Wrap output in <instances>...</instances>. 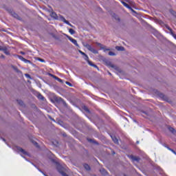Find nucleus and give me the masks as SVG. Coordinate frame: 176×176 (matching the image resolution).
<instances>
[{
    "mask_svg": "<svg viewBox=\"0 0 176 176\" xmlns=\"http://www.w3.org/2000/svg\"><path fill=\"white\" fill-rule=\"evenodd\" d=\"M100 173H101L103 175H107V172L104 168L100 169Z\"/></svg>",
    "mask_w": 176,
    "mask_h": 176,
    "instance_id": "nucleus-17",
    "label": "nucleus"
},
{
    "mask_svg": "<svg viewBox=\"0 0 176 176\" xmlns=\"http://www.w3.org/2000/svg\"><path fill=\"white\" fill-rule=\"evenodd\" d=\"M168 129H169V131H170V132H172L174 135L176 134V131L175 130L174 128L169 127Z\"/></svg>",
    "mask_w": 176,
    "mask_h": 176,
    "instance_id": "nucleus-18",
    "label": "nucleus"
},
{
    "mask_svg": "<svg viewBox=\"0 0 176 176\" xmlns=\"http://www.w3.org/2000/svg\"><path fill=\"white\" fill-rule=\"evenodd\" d=\"M17 102H18V104H19V105H21V106H23V105H24V103H23V100H17Z\"/></svg>",
    "mask_w": 176,
    "mask_h": 176,
    "instance_id": "nucleus-22",
    "label": "nucleus"
},
{
    "mask_svg": "<svg viewBox=\"0 0 176 176\" xmlns=\"http://www.w3.org/2000/svg\"><path fill=\"white\" fill-rule=\"evenodd\" d=\"M12 16H14L15 19L20 20V16H18V14L15 12H12Z\"/></svg>",
    "mask_w": 176,
    "mask_h": 176,
    "instance_id": "nucleus-13",
    "label": "nucleus"
},
{
    "mask_svg": "<svg viewBox=\"0 0 176 176\" xmlns=\"http://www.w3.org/2000/svg\"><path fill=\"white\" fill-rule=\"evenodd\" d=\"M132 162H139L140 161V158L138 157H134L133 155H131L129 157Z\"/></svg>",
    "mask_w": 176,
    "mask_h": 176,
    "instance_id": "nucleus-7",
    "label": "nucleus"
},
{
    "mask_svg": "<svg viewBox=\"0 0 176 176\" xmlns=\"http://www.w3.org/2000/svg\"><path fill=\"white\" fill-rule=\"evenodd\" d=\"M53 78L56 79V80L59 78L58 77H56V76H53Z\"/></svg>",
    "mask_w": 176,
    "mask_h": 176,
    "instance_id": "nucleus-35",
    "label": "nucleus"
},
{
    "mask_svg": "<svg viewBox=\"0 0 176 176\" xmlns=\"http://www.w3.org/2000/svg\"><path fill=\"white\" fill-rule=\"evenodd\" d=\"M91 67H95L96 69H98V67L96 65H94V63H92V62H89V63H88Z\"/></svg>",
    "mask_w": 176,
    "mask_h": 176,
    "instance_id": "nucleus-15",
    "label": "nucleus"
},
{
    "mask_svg": "<svg viewBox=\"0 0 176 176\" xmlns=\"http://www.w3.org/2000/svg\"><path fill=\"white\" fill-rule=\"evenodd\" d=\"M2 140V141L6 142V140H5L4 138H1Z\"/></svg>",
    "mask_w": 176,
    "mask_h": 176,
    "instance_id": "nucleus-41",
    "label": "nucleus"
},
{
    "mask_svg": "<svg viewBox=\"0 0 176 176\" xmlns=\"http://www.w3.org/2000/svg\"><path fill=\"white\" fill-rule=\"evenodd\" d=\"M22 62H24L25 63H29V64H31V61H30V60H27V59H25V60H23Z\"/></svg>",
    "mask_w": 176,
    "mask_h": 176,
    "instance_id": "nucleus-28",
    "label": "nucleus"
},
{
    "mask_svg": "<svg viewBox=\"0 0 176 176\" xmlns=\"http://www.w3.org/2000/svg\"><path fill=\"white\" fill-rule=\"evenodd\" d=\"M89 142H92V140L90 139V140H88Z\"/></svg>",
    "mask_w": 176,
    "mask_h": 176,
    "instance_id": "nucleus-43",
    "label": "nucleus"
},
{
    "mask_svg": "<svg viewBox=\"0 0 176 176\" xmlns=\"http://www.w3.org/2000/svg\"><path fill=\"white\" fill-rule=\"evenodd\" d=\"M34 144L35 145V146H36V147H38V144L36 142H34Z\"/></svg>",
    "mask_w": 176,
    "mask_h": 176,
    "instance_id": "nucleus-36",
    "label": "nucleus"
},
{
    "mask_svg": "<svg viewBox=\"0 0 176 176\" xmlns=\"http://www.w3.org/2000/svg\"><path fill=\"white\" fill-rule=\"evenodd\" d=\"M86 111H89L87 109H86Z\"/></svg>",
    "mask_w": 176,
    "mask_h": 176,
    "instance_id": "nucleus-46",
    "label": "nucleus"
},
{
    "mask_svg": "<svg viewBox=\"0 0 176 176\" xmlns=\"http://www.w3.org/2000/svg\"><path fill=\"white\" fill-rule=\"evenodd\" d=\"M51 77L55 76V75L50 74Z\"/></svg>",
    "mask_w": 176,
    "mask_h": 176,
    "instance_id": "nucleus-44",
    "label": "nucleus"
},
{
    "mask_svg": "<svg viewBox=\"0 0 176 176\" xmlns=\"http://www.w3.org/2000/svg\"><path fill=\"white\" fill-rule=\"evenodd\" d=\"M38 98L39 100H44V97L43 96V95H41L40 94H38Z\"/></svg>",
    "mask_w": 176,
    "mask_h": 176,
    "instance_id": "nucleus-24",
    "label": "nucleus"
},
{
    "mask_svg": "<svg viewBox=\"0 0 176 176\" xmlns=\"http://www.w3.org/2000/svg\"><path fill=\"white\" fill-rule=\"evenodd\" d=\"M83 58H84V60H85L87 62H88V63H89V62H91V61L89 60V57H88L87 55L84 56Z\"/></svg>",
    "mask_w": 176,
    "mask_h": 176,
    "instance_id": "nucleus-21",
    "label": "nucleus"
},
{
    "mask_svg": "<svg viewBox=\"0 0 176 176\" xmlns=\"http://www.w3.org/2000/svg\"><path fill=\"white\" fill-rule=\"evenodd\" d=\"M69 34H70L71 35H73V34H75V30H73V29H69Z\"/></svg>",
    "mask_w": 176,
    "mask_h": 176,
    "instance_id": "nucleus-20",
    "label": "nucleus"
},
{
    "mask_svg": "<svg viewBox=\"0 0 176 176\" xmlns=\"http://www.w3.org/2000/svg\"><path fill=\"white\" fill-rule=\"evenodd\" d=\"M109 67H111V68H113V69H116V70L118 69V67H117L116 65L112 64V63H109Z\"/></svg>",
    "mask_w": 176,
    "mask_h": 176,
    "instance_id": "nucleus-14",
    "label": "nucleus"
},
{
    "mask_svg": "<svg viewBox=\"0 0 176 176\" xmlns=\"http://www.w3.org/2000/svg\"><path fill=\"white\" fill-rule=\"evenodd\" d=\"M17 57H18V58H19V60H21V61H23V60H25V58H23V56H20V55H18Z\"/></svg>",
    "mask_w": 176,
    "mask_h": 176,
    "instance_id": "nucleus-23",
    "label": "nucleus"
},
{
    "mask_svg": "<svg viewBox=\"0 0 176 176\" xmlns=\"http://www.w3.org/2000/svg\"><path fill=\"white\" fill-rule=\"evenodd\" d=\"M122 5H124V6L126 8H129V9H131V8L129 6V4H127L126 2L124 1H122Z\"/></svg>",
    "mask_w": 176,
    "mask_h": 176,
    "instance_id": "nucleus-12",
    "label": "nucleus"
},
{
    "mask_svg": "<svg viewBox=\"0 0 176 176\" xmlns=\"http://www.w3.org/2000/svg\"><path fill=\"white\" fill-rule=\"evenodd\" d=\"M84 168H85V170L88 171L91 170L90 166L87 164H84Z\"/></svg>",
    "mask_w": 176,
    "mask_h": 176,
    "instance_id": "nucleus-16",
    "label": "nucleus"
},
{
    "mask_svg": "<svg viewBox=\"0 0 176 176\" xmlns=\"http://www.w3.org/2000/svg\"><path fill=\"white\" fill-rule=\"evenodd\" d=\"M60 20L62 21L64 23L70 26L71 28H74V26H73L72 24H71L68 21H67L63 16H60Z\"/></svg>",
    "mask_w": 176,
    "mask_h": 176,
    "instance_id": "nucleus-4",
    "label": "nucleus"
},
{
    "mask_svg": "<svg viewBox=\"0 0 176 176\" xmlns=\"http://www.w3.org/2000/svg\"><path fill=\"white\" fill-rule=\"evenodd\" d=\"M38 60H40L41 62H42V63H44L45 61H44V60L43 59H38Z\"/></svg>",
    "mask_w": 176,
    "mask_h": 176,
    "instance_id": "nucleus-38",
    "label": "nucleus"
},
{
    "mask_svg": "<svg viewBox=\"0 0 176 176\" xmlns=\"http://www.w3.org/2000/svg\"><path fill=\"white\" fill-rule=\"evenodd\" d=\"M65 36L67 38V39H69V38H72L71 36H69L67 35V34H65Z\"/></svg>",
    "mask_w": 176,
    "mask_h": 176,
    "instance_id": "nucleus-37",
    "label": "nucleus"
},
{
    "mask_svg": "<svg viewBox=\"0 0 176 176\" xmlns=\"http://www.w3.org/2000/svg\"><path fill=\"white\" fill-rule=\"evenodd\" d=\"M58 82H63V80L60 78L56 79Z\"/></svg>",
    "mask_w": 176,
    "mask_h": 176,
    "instance_id": "nucleus-34",
    "label": "nucleus"
},
{
    "mask_svg": "<svg viewBox=\"0 0 176 176\" xmlns=\"http://www.w3.org/2000/svg\"><path fill=\"white\" fill-rule=\"evenodd\" d=\"M109 56H116V54H115L114 52H109Z\"/></svg>",
    "mask_w": 176,
    "mask_h": 176,
    "instance_id": "nucleus-25",
    "label": "nucleus"
},
{
    "mask_svg": "<svg viewBox=\"0 0 176 176\" xmlns=\"http://www.w3.org/2000/svg\"><path fill=\"white\" fill-rule=\"evenodd\" d=\"M124 176H126V175H124Z\"/></svg>",
    "mask_w": 176,
    "mask_h": 176,
    "instance_id": "nucleus-48",
    "label": "nucleus"
},
{
    "mask_svg": "<svg viewBox=\"0 0 176 176\" xmlns=\"http://www.w3.org/2000/svg\"><path fill=\"white\" fill-rule=\"evenodd\" d=\"M3 52H4V54L6 55H10V52H8V50H7V48L4 49V50L2 51Z\"/></svg>",
    "mask_w": 176,
    "mask_h": 176,
    "instance_id": "nucleus-19",
    "label": "nucleus"
},
{
    "mask_svg": "<svg viewBox=\"0 0 176 176\" xmlns=\"http://www.w3.org/2000/svg\"><path fill=\"white\" fill-rule=\"evenodd\" d=\"M109 75H111V73H109Z\"/></svg>",
    "mask_w": 176,
    "mask_h": 176,
    "instance_id": "nucleus-47",
    "label": "nucleus"
},
{
    "mask_svg": "<svg viewBox=\"0 0 176 176\" xmlns=\"http://www.w3.org/2000/svg\"><path fill=\"white\" fill-rule=\"evenodd\" d=\"M115 154V153L114 152H113V155H114Z\"/></svg>",
    "mask_w": 176,
    "mask_h": 176,
    "instance_id": "nucleus-45",
    "label": "nucleus"
},
{
    "mask_svg": "<svg viewBox=\"0 0 176 176\" xmlns=\"http://www.w3.org/2000/svg\"><path fill=\"white\" fill-rule=\"evenodd\" d=\"M116 19H117L118 21H120V19H118V17H116Z\"/></svg>",
    "mask_w": 176,
    "mask_h": 176,
    "instance_id": "nucleus-42",
    "label": "nucleus"
},
{
    "mask_svg": "<svg viewBox=\"0 0 176 176\" xmlns=\"http://www.w3.org/2000/svg\"><path fill=\"white\" fill-rule=\"evenodd\" d=\"M166 148H168V150H169V151H172V152H173V153H174V155H176V152H175L173 149L170 148L168 146H166Z\"/></svg>",
    "mask_w": 176,
    "mask_h": 176,
    "instance_id": "nucleus-26",
    "label": "nucleus"
},
{
    "mask_svg": "<svg viewBox=\"0 0 176 176\" xmlns=\"http://www.w3.org/2000/svg\"><path fill=\"white\" fill-rule=\"evenodd\" d=\"M84 47H85L89 52H91L94 54H98V52L97 50H95L94 47L91 46L90 44H84Z\"/></svg>",
    "mask_w": 176,
    "mask_h": 176,
    "instance_id": "nucleus-3",
    "label": "nucleus"
},
{
    "mask_svg": "<svg viewBox=\"0 0 176 176\" xmlns=\"http://www.w3.org/2000/svg\"><path fill=\"white\" fill-rule=\"evenodd\" d=\"M166 28L168 29V30L170 31V34H172V36L174 37V38L176 39V34H175L174 32H173L172 29L170 27H166Z\"/></svg>",
    "mask_w": 176,
    "mask_h": 176,
    "instance_id": "nucleus-9",
    "label": "nucleus"
},
{
    "mask_svg": "<svg viewBox=\"0 0 176 176\" xmlns=\"http://www.w3.org/2000/svg\"><path fill=\"white\" fill-rule=\"evenodd\" d=\"M80 54H82L83 56H87L85 52H82L81 50H78Z\"/></svg>",
    "mask_w": 176,
    "mask_h": 176,
    "instance_id": "nucleus-30",
    "label": "nucleus"
},
{
    "mask_svg": "<svg viewBox=\"0 0 176 176\" xmlns=\"http://www.w3.org/2000/svg\"><path fill=\"white\" fill-rule=\"evenodd\" d=\"M14 69L15 70L16 72L17 73H20L21 71L19 69H17V67H14Z\"/></svg>",
    "mask_w": 176,
    "mask_h": 176,
    "instance_id": "nucleus-32",
    "label": "nucleus"
},
{
    "mask_svg": "<svg viewBox=\"0 0 176 176\" xmlns=\"http://www.w3.org/2000/svg\"><path fill=\"white\" fill-rule=\"evenodd\" d=\"M112 141L114 142V143L118 144V140L116 136H111Z\"/></svg>",
    "mask_w": 176,
    "mask_h": 176,
    "instance_id": "nucleus-11",
    "label": "nucleus"
},
{
    "mask_svg": "<svg viewBox=\"0 0 176 176\" xmlns=\"http://www.w3.org/2000/svg\"><path fill=\"white\" fill-rule=\"evenodd\" d=\"M170 14H172L174 16H176V12L172 10H170Z\"/></svg>",
    "mask_w": 176,
    "mask_h": 176,
    "instance_id": "nucleus-27",
    "label": "nucleus"
},
{
    "mask_svg": "<svg viewBox=\"0 0 176 176\" xmlns=\"http://www.w3.org/2000/svg\"><path fill=\"white\" fill-rule=\"evenodd\" d=\"M15 150L16 151H17L19 153H21V156L25 155V156H30V155L28 153L27 151H25V150H24L23 148H21L19 146H16L15 147Z\"/></svg>",
    "mask_w": 176,
    "mask_h": 176,
    "instance_id": "nucleus-1",
    "label": "nucleus"
},
{
    "mask_svg": "<svg viewBox=\"0 0 176 176\" xmlns=\"http://www.w3.org/2000/svg\"><path fill=\"white\" fill-rule=\"evenodd\" d=\"M66 85H69V87H72V85L71 82H66Z\"/></svg>",
    "mask_w": 176,
    "mask_h": 176,
    "instance_id": "nucleus-33",
    "label": "nucleus"
},
{
    "mask_svg": "<svg viewBox=\"0 0 176 176\" xmlns=\"http://www.w3.org/2000/svg\"><path fill=\"white\" fill-rule=\"evenodd\" d=\"M60 16H61V15H60L59 16H57V14H56V12H52V13H51V16H52L54 19H56V20L60 19Z\"/></svg>",
    "mask_w": 176,
    "mask_h": 176,
    "instance_id": "nucleus-8",
    "label": "nucleus"
},
{
    "mask_svg": "<svg viewBox=\"0 0 176 176\" xmlns=\"http://www.w3.org/2000/svg\"><path fill=\"white\" fill-rule=\"evenodd\" d=\"M57 170L58 172L60 173V175H62L63 176H68V175H67L65 173V168H63L60 164H58L57 165Z\"/></svg>",
    "mask_w": 176,
    "mask_h": 176,
    "instance_id": "nucleus-2",
    "label": "nucleus"
},
{
    "mask_svg": "<svg viewBox=\"0 0 176 176\" xmlns=\"http://www.w3.org/2000/svg\"><path fill=\"white\" fill-rule=\"evenodd\" d=\"M69 41H71V43H72L74 45L79 47L78 42L76 41V40L72 38V37H69Z\"/></svg>",
    "mask_w": 176,
    "mask_h": 176,
    "instance_id": "nucleus-6",
    "label": "nucleus"
},
{
    "mask_svg": "<svg viewBox=\"0 0 176 176\" xmlns=\"http://www.w3.org/2000/svg\"><path fill=\"white\" fill-rule=\"evenodd\" d=\"M21 54H22V55H25V52H21Z\"/></svg>",
    "mask_w": 176,
    "mask_h": 176,
    "instance_id": "nucleus-40",
    "label": "nucleus"
},
{
    "mask_svg": "<svg viewBox=\"0 0 176 176\" xmlns=\"http://www.w3.org/2000/svg\"><path fill=\"white\" fill-rule=\"evenodd\" d=\"M6 49H7L6 47H1V46H0V51H3V50H5Z\"/></svg>",
    "mask_w": 176,
    "mask_h": 176,
    "instance_id": "nucleus-31",
    "label": "nucleus"
},
{
    "mask_svg": "<svg viewBox=\"0 0 176 176\" xmlns=\"http://www.w3.org/2000/svg\"><path fill=\"white\" fill-rule=\"evenodd\" d=\"M25 76L27 78L32 79V78H31V76H30V74H25Z\"/></svg>",
    "mask_w": 176,
    "mask_h": 176,
    "instance_id": "nucleus-29",
    "label": "nucleus"
},
{
    "mask_svg": "<svg viewBox=\"0 0 176 176\" xmlns=\"http://www.w3.org/2000/svg\"><path fill=\"white\" fill-rule=\"evenodd\" d=\"M96 45H98V46L101 47V49L103 50V52L110 51L111 50L109 48H107L105 46H104L103 45L100 44V43H96Z\"/></svg>",
    "mask_w": 176,
    "mask_h": 176,
    "instance_id": "nucleus-5",
    "label": "nucleus"
},
{
    "mask_svg": "<svg viewBox=\"0 0 176 176\" xmlns=\"http://www.w3.org/2000/svg\"><path fill=\"white\" fill-rule=\"evenodd\" d=\"M38 171H40L41 173H43L44 175V176H47V175L44 174L43 172H42L41 170H38Z\"/></svg>",
    "mask_w": 176,
    "mask_h": 176,
    "instance_id": "nucleus-39",
    "label": "nucleus"
},
{
    "mask_svg": "<svg viewBox=\"0 0 176 176\" xmlns=\"http://www.w3.org/2000/svg\"><path fill=\"white\" fill-rule=\"evenodd\" d=\"M116 50H117L119 52H123L124 50V47L121 46H117L116 47Z\"/></svg>",
    "mask_w": 176,
    "mask_h": 176,
    "instance_id": "nucleus-10",
    "label": "nucleus"
}]
</instances>
